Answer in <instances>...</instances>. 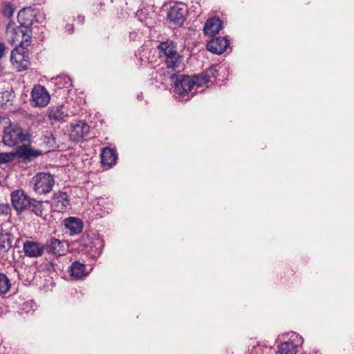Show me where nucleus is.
Wrapping results in <instances>:
<instances>
[{"label": "nucleus", "instance_id": "1", "mask_svg": "<svg viewBox=\"0 0 354 354\" xmlns=\"http://www.w3.org/2000/svg\"><path fill=\"white\" fill-rule=\"evenodd\" d=\"M27 29L24 30L21 27H15V23L10 21L6 27V35L12 43L16 41L20 43V46L12 50L10 56L12 64L17 71L26 70L30 64L29 57L26 46L30 42V37L26 33Z\"/></svg>", "mask_w": 354, "mask_h": 354}, {"label": "nucleus", "instance_id": "2", "mask_svg": "<svg viewBox=\"0 0 354 354\" xmlns=\"http://www.w3.org/2000/svg\"><path fill=\"white\" fill-rule=\"evenodd\" d=\"M157 48L160 50V57L164 59L167 68L172 71L169 77L174 79L179 73L178 69L183 62V56L178 53L176 44L167 39L160 42Z\"/></svg>", "mask_w": 354, "mask_h": 354}, {"label": "nucleus", "instance_id": "3", "mask_svg": "<svg viewBox=\"0 0 354 354\" xmlns=\"http://www.w3.org/2000/svg\"><path fill=\"white\" fill-rule=\"evenodd\" d=\"M2 122L5 124H8V127H4L3 131V141L5 145L9 147H13L25 140L23 130L21 127L16 124H12L8 118L3 117Z\"/></svg>", "mask_w": 354, "mask_h": 354}, {"label": "nucleus", "instance_id": "4", "mask_svg": "<svg viewBox=\"0 0 354 354\" xmlns=\"http://www.w3.org/2000/svg\"><path fill=\"white\" fill-rule=\"evenodd\" d=\"M31 183L33 185V189L39 194L49 193L55 184L53 176L44 172L37 173L32 178Z\"/></svg>", "mask_w": 354, "mask_h": 354}, {"label": "nucleus", "instance_id": "5", "mask_svg": "<svg viewBox=\"0 0 354 354\" xmlns=\"http://www.w3.org/2000/svg\"><path fill=\"white\" fill-rule=\"evenodd\" d=\"M11 203L17 214L26 212L30 207V198L22 189H17L12 192L10 194Z\"/></svg>", "mask_w": 354, "mask_h": 354}, {"label": "nucleus", "instance_id": "6", "mask_svg": "<svg viewBox=\"0 0 354 354\" xmlns=\"http://www.w3.org/2000/svg\"><path fill=\"white\" fill-rule=\"evenodd\" d=\"M67 243L55 237H50L44 243V252L55 257L64 255L68 250Z\"/></svg>", "mask_w": 354, "mask_h": 354}, {"label": "nucleus", "instance_id": "7", "mask_svg": "<svg viewBox=\"0 0 354 354\" xmlns=\"http://www.w3.org/2000/svg\"><path fill=\"white\" fill-rule=\"evenodd\" d=\"M31 98L35 106L44 107L48 104L50 97L46 88L39 84L32 88Z\"/></svg>", "mask_w": 354, "mask_h": 354}, {"label": "nucleus", "instance_id": "8", "mask_svg": "<svg viewBox=\"0 0 354 354\" xmlns=\"http://www.w3.org/2000/svg\"><path fill=\"white\" fill-rule=\"evenodd\" d=\"M23 250L28 257H40L44 254V243L32 240H27L23 243Z\"/></svg>", "mask_w": 354, "mask_h": 354}, {"label": "nucleus", "instance_id": "9", "mask_svg": "<svg viewBox=\"0 0 354 354\" xmlns=\"http://www.w3.org/2000/svg\"><path fill=\"white\" fill-rule=\"evenodd\" d=\"M174 92L181 96H185L194 86L192 78L188 75H181L174 83Z\"/></svg>", "mask_w": 354, "mask_h": 354}, {"label": "nucleus", "instance_id": "10", "mask_svg": "<svg viewBox=\"0 0 354 354\" xmlns=\"http://www.w3.org/2000/svg\"><path fill=\"white\" fill-rule=\"evenodd\" d=\"M186 13L187 10L184 5H176L171 7L168 11L167 17L176 26H181L185 21Z\"/></svg>", "mask_w": 354, "mask_h": 354}, {"label": "nucleus", "instance_id": "11", "mask_svg": "<svg viewBox=\"0 0 354 354\" xmlns=\"http://www.w3.org/2000/svg\"><path fill=\"white\" fill-rule=\"evenodd\" d=\"M89 131L90 127L86 122L80 121L71 126L70 138L75 142H80L87 136Z\"/></svg>", "mask_w": 354, "mask_h": 354}, {"label": "nucleus", "instance_id": "12", "mask_svg": "<svg viewBox=\"0 0 354 354\" xmlns=\"http://www.w3.org/2000/svg\"><path fill=\"white\" fill-rule=\"evenodd\" d=\"M16 154L19 158H22L24 162H29L41 156L42 151L24 145L17 147Z\"/></svg>", "mask_w": 354, "mask_h": 354}, {"label": "nucleus", "instance_id": "13", "mask_svg": "<svg viewBox=\"0 0 354 354\" xmlns=\"http://www.w3.org/2000/svg\"><path fill=\"white\" fill-rule=\"evenodd\" d=\"M230 42L225 37H217L207 42V49L214 54H222L229 46Z\"/></svg>", "mask_w": 354, "mask_h": 354}, {"label": "nucleus", "instance_id": "14", "mask_svg": "<svg viewBox=\"0 0 354 354\" xmlns=\"http://www.w3.org/2000/svg\"><path fill=\"white\" fill-rule=\"evenodd\" d=\"M53 206L58 212H64L70 207V199L66 192H57L53 196Z\"/></svg>", "mask_w": 354, "mask_h": 354}, {"label": "nucleus", "instance_id": "15", "mask_svg": "<svg viewBox=\"0 0 354 354\" xmlns=\"http://www.w3.org/2000/svg\"><path fill=\"white\" fill-rule=\"evenodd\" d=\"M222 23L217 17L208 19L204 26L203 32L205 35L214 36L222 29Z\"/></svg>", "mask_w": 354, "mask_h": 354}, {"label": "nucleus", "instance_id": "16", "mask_svg": "<svg viewBox=\"0 0 354 354\" xmlns=\"http://www.w3.org/2000/svg\"><path fill=\"white\" fill-rule=\"evenodd\" d=\"M65 227L68 230L71 235L77 234L82 232L83 223L82 221L76 217H68L64 220Z\"/></svg>", "mask_w": 354, "mask_h": 354}, {"label": "nucleus", "instance_id": "17", "mask_svg": "<svg viewBox=\"0 0 354 354\" xmlns=\"http://www.w3.org/2000/svg\"><path fill=\"white\" fill-rule=\"evenodd\" d=\"M68 272L70 275L75 279H82L89 274L86 270L85 264L78 261H74L71 265L68 268Z\"/></svg>", "mask_w": 354, "mask_h": 354}, {"label": "nucleus", "instance_id": "18", "mask_svg": "<svg viewBox=\"0 0 354 354\" xmlns=\"http://www.w3.org/2000/svg\"><path fill=\"white\" fill-rule=\"evenodd\" d=\"M48 116L51 123L54 122H62L67 113L64 111V106L62 104H57L48 108Z\"/></svg>", "mask_w": 354, "mask_h": 354}, {"label": "nucleus", "instance_id": "19", "mask_svg": "<svg viewBox=\"0 0 354 354\" xmlns=\"http://www.w3.org/2000/svg\"><path fill=\"white\" fill-rule=\"evenodd\" d=\"M34 14L30 8H24L19 10L17 15L18 21L23 28L31 26L33 21Z\"/></svg>", "mask_w": 354, "mask_h": 354}, {"label": "nucleus", "instance_id": "20", "mask_svg": "<svg viewBox=\"0 0 354 354\" xmlns=\"http://www.w3.org/2000/svg\"><path fill=\"white\" fill-rule=\"evenodd\" d=\"M118 154L114 149L106 147L103 149L100 154L101 162L104 165L111 167L116 163Z\"/></svg>", "mask_w": 354, "mask_h": 354}, {"label": "nucleus", "instance_id": "21", "mask_svg": "<svg viewBox=\"0 0 354 354\" xmlns=\"http://www.w3.org/2000/svg\"><path fill=\"white\" fill-rule=\"evenodd\" d=\"M13 236L10 233H0V250L8 252L12 248Z\"/></svg>", "mask_w": 354, "mask_h": 354}, {"label": "nucleus", "instance_id": "22", "mask_svg": "<svg viewBox=\"0 0 354 354\" xmlns=\"http://www.w3.org/2000/svg\"><path fill=\"white\" fill-rule=\"evenodd\" d=\"M297 348L292 342H285L278 346L277 354H297Z\"/></svg>", "mask_w": 354, "mask_h": 354}, {"label": "nucleus", "instance_id": "23", "mask_svg": "<svg viewBox=\"0 0 354 354\" xmlns=\"http://www.w3.org/2000/svg\"><path fill=\"white\" fill-rule=\"evenodd\" d=\"M44 207L43 203L32 198L30 203V207L27 211L32 212L37 216L42 217L44 214Z\"/></svg>", "mask_w": 354, "mask_h": 354}, {"label": "nucleus", "instance_id": "24", "mask_svg": "<svg viewBox=\"0 0 354 354\" xmlns=\"http://www.w3.org/2000/svg\"><path fill=\"white\" fill-rule=\"evenodd\" d=\"M11 288L9 278L4 273L0 272V295L6 294Z\"/></svg>", "mask_w": 354, "mask_h": 354}, {"label": "nucleus", "instance_id": "25", "mask_svg": "<svg viewBox=\"0 0 354 354\" xmlns=\"http://www.w3.org/2000/svg\"><path fill=\"white\" fill-rule=\"evenodd\" d=\"M13 97L14 95L8 91L0 93V106L4 107L11 105Z\"/></svg>", "mask_w": 354, "mask_h": 354}, {"label": "nucleus", "instance_id": "26", "mask_svg": "<svg viewBox=\"0 0 354 354\" xmlns=\"http://www.w3.org/2000/svg\"><path fill=\"white\" fill-rule=\"evenodd\" d=\"M192 80L194 82V85L198 86H201L209 81L205 71L195 75Z\"/></svg>", "mask_w": 354, "mask_h": 354}, {"label": "nucleus", "instance_id": "27", "mask_svg": "<svg viewBox=\"0 0 354 354\" xmlns=\"http://www.w3.org/2000/svg\"><path fill=\"white\" fill-rule=\"evenodd\" d=\"M55 84L59 88H67L71 86V78L67 75H61L55 78Z\"/></svg>", "mask_w": 354, "mask_h": 354}, {"label": "nucleus", "instance_id": "28", "mask_svg": "<svg viewBox=\"0 0 354 354\" xmlns=\"http://www.w3.org/2000/svg\"><path fill=\"white\" fill-rule=\"evenodd\" d=\"M14 158L15 154L12 153H0V164L10 162Z\"/></svg>", "mask_w": 354, "mask_h": 354}, {"label": "nucleus", "instance_id": "29", "mask_svg": "<svg viewBox=\"0 0 354 354\" xmlns=\"http://www.w3.org/2000/svg\"><path fill=\"white\" fill-rule=\"evenodd\" d=\"M206 75H207V77L210 81L211 78L216 77L217 73L218 72L217 66H212L205 71Z\"/></svg>", "mask_w": 354, "mask_h": 354}, {"label": "nucleus", "instance_id": "30", "mask_svg": "<svg viewBox=\"0 0 354 354\" xmlns=\"http://www.w3.org/2000/svg\"><path fill=\"white\" fill-rule=\"evenodd\" d=\"M43 141L44 143L46 144L48 148L53 147L55 145V138L53 137V135L51 133H47L43 137Z\"/></svg>", "mask_w": 354, "mask_h": 354}, {"label": "nucleus", "instance_id": "31", "mask_svg": "<svg viewBox=\"0 0 354 354\" xmlns=\"http://www.w3.org/2000/svg\"><path fill=\"white\" fill-rule=\"evenodd\" d=\"M3 14L5 17H11L14 14V8L10 3L6 4L3 10Z\"/></svg>", "mask_w": 354, "mask_h": 354}, {"label": "nucleus", "instance_id": "32", "mask_svg": "<svg viewBox=\"0 0 354 354\" xmlns=\"http://www.w3.org/2000/svg\"><path fill=\"white\" fill-rule=\"evenodd\" d=\"M11 212V208L10 205L7 203H1L0 204V216L2 215H8Z\"/></svg>", "mask_w": 354, "mask_h": 354}, {"label": "nucleus", "instance_id": "33", "mask_svg": "<svg viewBox=\"0 0 354 354\" xmlns=\"http://www.w3.org/2000/svg\"><path fill=\"white\" fill-rule=\"evenodd\" d=\"M66 30L69 33V34H72L73 32V30H74V26L73 24H68L66 25Z\"/></svg>", "mask_w": 354, "mask_h": 354}, {"label": "nucleus", "instance_id": "34", "mask_svg": "<svg viewBox=\"0 0 354 354\" xmlns=\"http://www.w3.org/2000/svg\"><path fill=\"white\" fill-rule=\"evenodd\" d=\"M6 50V46L3 43L0 42V59L3 56L4 52Z\"/></svg>", "mask_w": 354, "mask_h": 354}, {"label": "nucleus", "instance_id": "35", "mask_svg": "<svg viewBox=\"0 0 354 354\" xmlns=\"http://www.w3.org/2000/svg\"><path fill=\"white\" fill-rule=\"evenodd\" d=\"M77 21L81 24H83L84 22V16H78L77 18Z\"/></svg>", "mask_w": 354, "mask_h": 354}, {"label": "nucleus", "instance_id": "36", "mask_svg": "<svg viewBox=\"0 0 354 354\" xmlns=\"http://www.w3.org/2000/svg\"><path fill=\"white\" fill-rule=\"evenodd\" d=\"M3 313V309L0 306V315Z\"/></svg>", "mask_w": 354, "mask_h": 354}, {"label": "nucleus", "instance_id": "37", "mask_svg": "<svg viewBox=\"0 0 354 354\" xmlns=\"http://www.w3.org/2000/svg\"><path fill=\"white\" fill-rule=\"evenodd\" d=\"M37 1H38V3L44 1V0H37Z\"/></svg>", "mask_w": 354, "mask_h": 354}, {"label": "nucleus", "instance_id": "38", "mask_svg": "<svg viewBox=\"0 0 354 354\" xmlns=\"http://www.w3.org/2000/svg\"><path fill=\"white\" fill-rule=\"evenodd\" d=\"M0 122H2V118H1V117H0Z\"/></svg>", "mask_w": 354, "mask_h": 354}]
</instances>
